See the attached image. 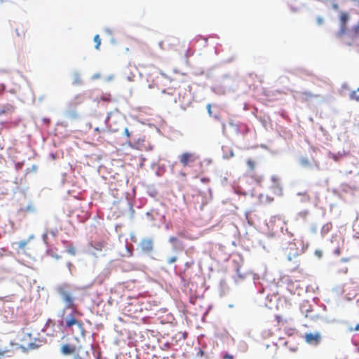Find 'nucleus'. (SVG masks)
Returning a JSON list of instances; mask_svg holds the SVG:
<instances>
[{
    "label": "nucleus",
    "mask_w": 359,
    "mask_h": 359,
    "mask_svg": "<svg viewBox=\"0 0 359 359\" xmlns=\"http://www.w3.org/2000/svg\"><path fill=\"white\" fill-rule=\"evenodd\" d=\"M89 351L93 352V347H89L88 350H84L82 346L76 348L75 346L70 344H64L61 347V352L64 355L76 353L75 359H77L78 358L80 359H91L90 357Z\"/></svg>",
    "instance_id": "nucleus-1"
},
{
    "label": "nucleus",
    "mask_w": 359,
    "mask_h": 359,
    "mask_svg": "<svg viewBox=\"0 0 359 359\" xmlns=\"http://www.w3.org/2000/svg\"><path fill=\"white\" fill-rule=\"evenodd\" d=\"M166 41L170 50L178 53L184 52L185 55L187 56V52L189 50V48L184 41L175 37H169Z\"/></svg>",
    "instance_id": "nucleus-2"
},
{
    "label": "nucleus",
    "mask_w": 359,
    "mask_h": 359,
    "mask_svg": "<svg viewBox=\"0 0 359 359\" xmlns=\"http://www.w3.org/2000/svg\"><path fill=\"white\" fill-rule=\"evenodd\" d=\"M58 293L62 298L63 301L66 304V307L68 309H74V299L71 293V292L68 290L66 286H61L58 288Z\"/></svg>",
    "instance_id": "nucleus-3"
},
{
    "label": "nucleus",
    "mask_w": 359,
    "mask_h": 359,
    "mask_svg": "<svg viewBox=\"0 0 359 359\" xmlns=\"http://www.w3.org/2000/svg\"><path fill=\"white\" fill-rule=\"evenodd\" d=\"M130 146L140 151H149L153 149V146L145 140L144 137H139L133 144H130Z\"/></svg>",
    "instance_id": "nucleus-4"
},
{
    "label": "nucleus",
    "mask_w": 359,
    "mask_h": 359,
    "mask_svg": "<svg viewBox=\"0 0 359 359\" xmlns=\"http://www.w3.org/2000/svg\"><path fill=\"white\" fill-rule=\"evenodd\" d=\"M199 156L195 153L184 152L179 156L180 163L184 166H189L191 163L195 162Z\"/></svg>",
    "instance_id": "nucleus-5"
},
{
    "label": "nucleus",
    "mask_w": 359,
    "mask_h": 359,
    "mask_svg": "<svg viewBox=\"0 0 359 359\" xmlns=\"http://www.w3.org/2000/svg\"><path fill=\"white\" fill-rule=\"evenodd\" d=\"M140 247L142 252L151 253L154 250V241L152 238H146L141 240Z\"/></svg>",
    "instance_id": "nucleus-6"
},
{
    "label": "nucleus",
    "mask_w": 359,
    "mask_h": 359,
    "mask_svg": "<svg viewBox=\"0 0 359 359\" xmlns=\"http://www.w3.org/2000/svg\"><path fill=\"white\" fill-rule=\"evenodd\" d=\"M73 325H76L80 329H83V322L81 320H76L73 314H70L65 320V326L67 327H72Z\"/></svg>",
    "instance_id": "nucleus-7"
},
{
    "label": "nucleus",
    "mask_w": 359,
    "mask_h": 359,
    "mask_svg": "<svg viewBox=\"0 0 359 359\" xmlns=\"http://www.w3.org/2000/svg\"><path fill=\"white\" fill-rule=\"evenodd\" d=\"M305 340L307 343L311 344H318L321 339L320 333H308L305 334Z\"/></svg>",
    "instance_id": "nucleus-8"
},
{
    "label": "nucleus",
    "mask_w": 359,
    "mask_h": 359,
    "mask_svg": "<svg viewBox=\"0 0 359 359\" xmlns=\"http://www.w3.org/2000/svg\"><path fill=\"white\" fill-rule=\"evenodd\" d=\"M299 163L304 168L311 167L313 164H314L316 167L318 168V165L313 158H311V159H309L307 157H302L299 160Z\"/></svg>",
    "instance_id": "nucleus-9"
},
{
    "label": "nucleus",
    "mask_w": 359,
    "mask_h": 359,
    "mask_svg": "<svg viewBox=\"0 0 359 359\" xmlns=\"http://www.w3.org/2000/svg\"><path fill=\"white\" fill-rule=\"evenodd\" d=\"M340 20L341 22V26L339 34L342 35L346 32V23L348 20V14L346 13H341L340 15Z\"/></svg>",
    "instance_id": "nucleus-10"
},
{
    "label": "nucleus",
    "mask_w": 359,
    "mask_h": 359,
    "mask_svg": "<svg viewBox=\"0 0 359 359\" xmlns=\"http://www.w3.org/2000/svg\"><path fill=\"white\" fill-rule=\"evenodd\" d=\"M13 111L14 107L12 104H7L0 107V116L12 114Z\"/></svg>",
    "instance_id": "nucleus-11"
},
{
    "label": "nucleus",
    "mask_w": 359,
    "mask_h": 359,
    "mask_svg": "<svg viewBox=\"0 0 359 359\" xmlns=\"http://www.w3.org/2000/svg\"><path fill=\"white\" fill-rule=\"evenodd\" d=\"M247 165L250 170H254L255 168V162L252 159H248L247 161Z\"/></svg>",
    "instance_id": "nucleus-12"
},
{
    "label": "nucleus",
    "mask_w": 359,
    "mask_h": 359,
    "mask_svg": "<svg viewBox=\"0 0 359 359\" xmlns=\"http://www.w3.org/2000/svg\"><path fill=\"white\" fill-rule=\"evenodd\" d=\"M94 41L96 43L95 44V48L96 49H99L100 46V44H101V39H100V36L98 34H96L94 36Z\"/></svg>",
    "instance_id": "nucleus-13"
},
{
    "label": "nucleus",
    "mask_w": 359,
    "mask_h": 359,
    "mask_svg": "<svg viewBox=\"0 0 359 359\" xmlns=\"http://www.w3.org/2000/svg\"><path fill=\"white\" fill-rule=\"evenodd\" d=\"M27 241H21L18 243V246L19 248L23 249L27 245Z\"/></svg>",
    "instance_id": "nucleus-14"
},
{
    "label": "nucleus",
    "mask_w": 359,
    "mask_h": 359,
    "mask_svg": "<svg viewBox=\"0 0 359 359\" xmlns=\"http://www.w3.org/2000/svg\"><path fill=\"white\" fill-rule=\"evenodd\" d=\"M303 95L306 97V98H312V97H318V95H313L310 92H304L303 93Z\"/></svg>",
    "instance_id": "nucleus-15"
},
{
    "label": "nucleus",
    "mask_w": 359,
    "mask_h": 359,
    "mask_svg": "<svg viewBox=\"0 0 359 359\" xmlns=\"http://www.w3.org/2000/svg\"><path fill=\"white\" fill-rule=\"evenodd\" d=\"M351 98L352 100H355L357 102H359V95H357L355 91H353L351 94Z\"/></svg>",
    "instance_id": "nucleus-16"
},
{
    "label": "nucleus",
    "mask_w": 359,
    "mask_h": 359,
    "mask_svg": "<svg viewBox=\"0 0 359 359\" xmlns=\"http://www.w3.org/2000/svg\"><path fill=\"white\" fill-rule=\"evenodd\" d=\"M101 100H103V101H106V102H109L111 100V98H110V95H102L101 97Z\"/></svg>",
    "instance_id": "nucleus-17"
},
{
    "label": "nucleus",
    "mask_w": 359,
    "mask_h": 359,
    "mask_svg": "<svg viewBox=\"0 0 359 359\" xmlns=\"http://www.w3.org/2000/svg\"><path fill=\"white\" fill-rule=\"evenodd\" d=\"M177 261V257H170L168 259V263L169 264H171L174 262H175Z\"/></svg>",
    "instance_id": "nucleus-18"
},
{
    "label": "nucleus",
    "mask_w": 359,
    "mask_h": 359,
    "mask_svg": "<svg viewBox=\"0 0 359 359\" xmlns=\"http://www.w3.org/2000/svg\"><path fill=\"white\" fill-rule=\"evenodd\" d=\"M81 79L79 78V76L78 75L76 76L75 77V80L74 81V83L75 84H81Z\"/></svg>",
    "instance_id": "nucleus-19"
},
{
    "label": "nucleus",
    "mask_w": 359,
    "mask_h": 359,
    "mask_svg": "<svg viewBox=\"0 0 359 359\" xmlns=\"http://www.w3.org/2000/svg\"><path fill=\"white\" fill-rule=\"evenodd\" d=\"M222 358L223 359H233V356L232 355L229 354V353H225L222 356Z\"/></svg>",
    "instance_id": "nucleus-20"
},
{
    "label": "nucleus",
    "mask_w": 359,
    "mask_h": 359,
    "mask_svg": "<svg viewBox=\"0 0 359 359\" xmlns=\"http://www.w3.org/2000/svg\"><path fill=\"white\" fill-rule=\"evenodd\" d=\"M289 349L292 352H295L297 351L298 346H297V345H293V346H289Z\"/></svg>",
    "instance_id": "nucleus-21"
},
{
    "label": "nucleus",
    "mask_w": 359,
    "mask_h": 359,
    "mask_svg": "<svg viewBox=\"0 0 359 359\" xmlns=\"http://www.w3.org/2000/svg\"><path fill=\"white\" fill-rule=\"evenodd\" d=\"M206 107H207V110H208L209 115L211 116H212L211 104H208Z\"/></svg>",
    "instance_id": "nucleus-22"
},
{
    "label": "nucleus",
    "mask_w": 359,
    "mask_h": 359,
    "mask_svg": "<svg viewBox=\"0 0 359 359\" xmlns=\"http://www.w3.org/2000/svg\"><path fill=\"white\" fill-rule=\"evenodd\" d=\"M170 242L175 243L177 241V238L176 237L172 236L169 239Z\"/></svg>",
    "instance_id": "nucleus-23"
},
{
    "label": "nucleus",
    "mask_w": 359,
    "mask_h": 359,
    "mask_svg": "<svg viewBox=\"0 0 359 359\" xmlns=\"http://www.w3.org/2000/svg\"><path fill=\"white\" fill-rule=\"evenodd\" d=\"M124 133H125V135H126L127 137H130V132H129V130H128L127 128H125V130H124Z\"/></svg>",
    "instance_id": "nucleus-24"
},
{
    "label": "nucleus",
    "mask_w": 359,
    "mask_h": 359,
    "mask_svg": "<svg viewBox=\"0 0 359 359\" xmlns=\"http://www.w3.org/2000/svg\"><path fill=\"white\" fill-rule=\"evenodd\" d=\"M272 335H273V334L271 333L269 331H268V332L265 331L264 332V336L265 337H270V336H272Z\"/></svg>",
    "instance_id": "nucleus-25"
},
{
    "label": "nucleus",
    "mask_w": 359,
    "mask_h": 359,
    "mask_svg": "<svg viewBox=\"0 0 359 359\" xmlns=\"http://www.w3.org/2000/svg\"><path fill=\"white\" fill-rule=\"evenodd\" d=\"M354 30L355 32L357 33L358 32H359V26H356L354 27Z\"/></svg>",
    "instance_id": "nucleus-26"
},
{
    "label": "nucleus",
    "mask_w": 359,
    "mask_h": 359,
    "mask_svg": "<svg viewBox=\"0 0 359 359\" xmlns=\"http://www.w3.org/2000/svg\"><path fill=\"white\" fill-rule=\"evenodd\" d=\"M353 330H355V331H358V330H359V324H358V325L355 327V328L353 329Z\"/></svg>",
    "instance_id": "nucleus-27"
},
{
    "label": "nucleus",
    "mask_w": 359,
    "mask_h": 359,
    "mask_svg": "<svg viewBox=\"0 0 359 359\" xmlns=\"http://www.w3.org/2000/svg\"><path fill=\"white\" fill-rule=\"evenodd\" d=\"M94 130H95V132H97V133H100V129L99 128H95L94 129Z\"/></svg>",
    "instance_id": "nucleus-28"
},
{
    "label": "nucleus",
    "mask_w": 359,
    "mask_h": 359,
    "mask_svg": "<svg viewBox=\"0 0 359 359\" xmlns=\"http://www.w3.org/2000/svg\"><path fill=\"white\" fill-rule=\"evenodd\" d=\"M316 254L318 255V257H321V252L319 251H316Z\"/></svg>",
    "instance_id": "nucleus-29"
},
{
    "label": "nucleus",
    "mask_w": 359,
    "mask_h": 359,
    "mask_svg": "<svg viewBox=\"0 0 359 359\" xmlns=\"http://www.w3.org/2000/svg\"><path fill=\"white\" fill-rule=\"evenodd\" d=\"M288 344H289V341H285L284 342V344H285V346H287Z\"/></svg>",
    "instance_id": "nucleus-30"
},
{
    "label": "nucleus",
    "mask_w": 359,
    "mask_h": 359,
    "mask_svg": "<svg viewBox=\"0 0 359 359\" xmlns=\"http://www.w3.org/2000/svg\"><path fill=\"white\" fill-rule=\"evenodd\" d=\"M28 347H32V344H30L29 345H28Z\"/></svg>",
    "instance_id": "nucleus-31"
},
{
    "label": "nucleus",
    "mask_w": 359,
    "mask_h": 359,
    "mask_svg": "<svg viewBox=\"0 0 359 359\" xmlns=\"http://www.w3.org/2000/svg\"><path fill=\"white\" fill-rule=\"evenodd\" d=\"M275 350H277L276 345H274Z\"/></svg>",
    "instance_id": "nucleus-32"
}]
</instances>
